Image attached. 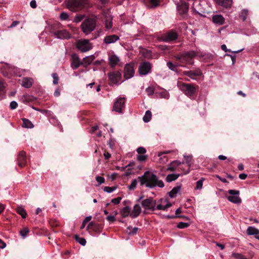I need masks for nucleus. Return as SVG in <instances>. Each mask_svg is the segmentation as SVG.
I'll list each match as a JSON object with an SVG mask.
<instances>
[{"label": "nucleus", "mask_w": 259, "mask_h": 259, "mask_svg": "<svg viewBox=\"0 0 259 259\" xmlns=\"http://www.w3.org/2000/svg\"><path fill=\"white\" fill-rule=\"evenodd\" d=\"M18 106V104L16 102V101H12L11 103H10V108L11 109H15L17 108Z\"/></svg>", "instance_id": "13d9d810"}, {"label": "nucleus", "mask_w": 259, "mask_h": 259, "mask_svg": "<svg viewBox=\"0 0 259 259\" xmlns=\"http://www.w3.org/2000/svg\"><path fill=\"white\" fill-rule=\"evenodd\" d=\"M151 117H152V114H151V111L149 110H147L143 118V121L145 122H148L151 119Z\"/></svg>", "instance_id": "c9c22d12"}, {"label": "nucleus", "mask_w": 259, "mask_h": 259, "mask_svg": "<svg viewBox=\"0 0 259 259\" xmlns=\"http://www.w3.org/2000/svg\"><path fill=\"white\" fill-rule=\"evenodd\" d=\"M106 219L110 222H114L115 221V217L113 215H108Z\"/></svg>", "instance_id": "680f3d73"}, {"label": "nucleus", "mask_w": 259, "mask_h": 259, "mask_svg": "<svg viewBox=\"0 0 259 259\" xmlns=\"http://www.w3.org/2000/svg\"><path fill=\"white\" fill-rule=\"evenodd\" d=\"M151 4L154 7L158 5V0H150Z\"/></svg>", "instance_id": "e2e57ef3"}, {"label": "nucleus", "mask_w": 259, "mask_h": 259, "mask_svg": "<svg viewBox=\"0 0 259 259\" xmlns=\"http://www.w3.org/2000/svg\"><path fill=\"white\" fill-rule=\"evenodd\" d=\"M171 203L170 202H166V204L163 205L162 204H158L157 206L155 205L156 209L165 210L167 208L171 206Z\"/></svg>", "instance_id": "7c9ffc66"}, {"label": "nucleus", "mask_w": 259, "mask_h": 259, "mask_svg": "<svg viewBox=\"0 0 259 259\" xmlns=\"http://www.w3.org/2000/svg\"><path fill=\"white\" fill-rule=\"evenodd\" d=\"M96 180L98 182L99 185L103 184L105 182V179L103 177L100 176L96 177Z\"/></svg>", "instance_id": "864d4df0"}, {"label": "nucleus", "mask_w": 259, "mask_h": 259, "mask_svg": "<svg viewBox=\"0 0 259 259\" xmlns=\"http://www.w3.org/2000/svg\"><path fill=\"white\" fill-rule=\"evenodd\" d=\"M197 53L194 51H190L182 53V63L186 64L192 65L194 63L193 59L196 57Z\"/></svg>", "instance_id": "0eeeda50"}, {"label": "nucleus", "mask_w": 259, "mask_h": 259, "mask_svg": "<svg viewBox=\"0 0 259 259\" xmlns=\"http://www.w3.org/2000/svg\"><path fill=\"white\" fill-rule=\"evenodd\" d=\"M180 89L188 97L194 95L198 89V87L192 84L182 83L179 84Z\"/></svg>", "instance_id": "39448f33"}, {"label": "nucleus", "mask_w": 259, "mask_h": 259, "mask_svg": "<svg viewBox=\"0 0 259 259\" xmlns=\"http://www.w3.org/2000/svg\"><path fill=\"white\" fill-rule=\"evenodd\" d=\"M185 163L187 164L188 170L184 172V174L186 175L190 172V167L192 164V157L191 155L184 156Z\"/></svg>", "instance_id": "cd10ccee"}, {"label": "nucleus", "mask_w": 259, "mask_h": 259, "mask_svg": "<svg viewBox=\"0 0 259 259\" xmlns=\"http://www.w3.org/2000/svg\"><path fill=\"white\" fill-rule=\"evenodd\" d=\"M137 160L140 162H143L146 160L148 158V156L146 155H137Z\"/></svg>", "instance_id": "37998d69"}, {"label": "nucleus", "mask_w": 259, "mask_h": 259, "mask_svg": "<svg viewBox=\"0 0 259 259\" xmlns=\"http://www.w3.org/2000/svg\"><path fill=\"white\" fill-rule=\"evenodd\" d=\"M204 179L201 178L200 180H198L196 182V189H201L202 188L203 185V182Z\"/></svg>", "instance_id": "49530a36"}, {"label": "nucleus", "mask_w": 259, "mask_h": 259, "mask_svg": "<svg viewBox=\"0 0 259 259\" xmlns=\"http://www.w3.org/2000/svg\"><path fill=\"white\" fill-rule=\"evenodd\" d=\"M33 79L29 77H24L22 81L21 85L25 88H29L33 83Z\"/></svg>", "instance_id": "a878e982"}, {"label": "nucleus", "mask_w": 259, "mask_h": 259, "mask_svg": "<svg viewBox=\"0 0 259 259\" xmlns=\"http://www.w3.org/2000/svg\"><path fill=\"white\" fill-rule=\"evenodd\" d=\"M93 60V56H88L84 58L83 59V62L84 63L87 64H90L92 62Z\"/></svg>", "instance_id": "de8ad7c7"}, {"label": "nucleus", "mask_w": 259, "mask_h": 259, "mask_svg": "<svg viewBox=\"0 0 259 259\" xmlns=\"http://www.w3.org/2000/svg\"><path fill=\"white\" fill-rule=\"evenodd\" d=\"M141 205L146 210H156L155 205L156 204V200H154L152 198H149L143 200L141 202Z\"/></svg>", "instance_id": "9d476101"}, {"label": "nucleus", "mask_w": 259, "mask_h": 259, "mask_svg": "<svg viewBox=\"0 0 259 259\" xmlns=\"http://www.w3.org/2000/svg\"><path fill=\"white\" fill-rule=\"evenodd\" d=\"M184 75L190 77L192 79H195L196 76H200L202 74V71L200 69H196L194 70L185 71L183 72Z\"/></svg>", "instance_id": "dca6fc26"}, {"label": "nucleus", "mask_w": 259, "mask_h": 259, "mask_svg": "<svg viewBox=\"0 0 259 259\" xmlns=\"http://www.w3.org/2000/svg\"><path fill=\"white\" fill-rule=\"evenodd\" d=\"M248 11L247 9H243L241 11V13L239 14V17L241 18L243 21H244L247 18L248 15Z\"/></svg>", "instance_id": "e433bc0d"}, {"label": "nucleus", "mask_w": 259, "mask_h": 259, "mask_svg": "<svg viewBox=\"0 0 259 259\" xmlns=\"http://www.w3.org/2000/svg\"><path fill=\"white\" fill-rule=\"evenodd\" d=\"M189 226V224L187 223L180 222L178 225V228L180 229L186 228Z\"/></svg>", "instance_id": "a18cd8bd"}, {"label": "nucleus", "mask_w": 259, "mask_h": 259, "mask_svg": "<svg viewBox=\"0 0 259 259\" xmlns=\"http://www.w3.org/2000/svg\"><path fill=\"white\" fill-rule=\"evenodd\" d=\"M52 77L53 78V83L57 84L58 83L59 78L57 73H53Z\"/></svg>", "instance_id": "5fc2aeb1"}, {"label": "nucleus", "mask_w": 259, "mask_h": 259, "mask_svg": "<svg viewBox=\"0 0 259 259\" xmlns=\"http://www.w3.org/2000/svg\"><path fill=\"white\" fill-rule=\"evenodd\" d=\"M23 126L25 128H33L34 125L32 124V123L28 119L26 118H23Z\"/></svg>", "instance_id": "2f4dec72"}, {"label": "nucleus", "mask_w": 259, "mask_h": 259, "mask_svg": "<svg viewBox=\"0 0 259 259\" xmlns=\"http://www.w3.org/2000/svg\"><path fill=\"white\" fill-rule=\"evenodd\" d=\"M68 18V15L64 12L60 14V18L62 20H65Z\"/></svg>", "instance_id": "bf43d9fd"}, {"label": "nucleus", "mask_w": 259, "mask_h": 259, "mask_svg": "<svg viewBox=\"0 0 259 259\" xmlns=\"http://www.w3.org/2000/svg\"><path fill=\"white\" fill-rule=\"evenodd\" d=\"M181 162L180 161L178 160L174 161L173 162L169 164L168 167L167 168V170L170 171H174L177 168H178L179 170H181L183 171V168L182 166H181Z\"/></svg>", "instance_id": "aec40b11"}, {"label": "nucleus", "mask_w": 259, "mask_h": 259, "mask_svg": "<svg viewBox=\"0 0 259 259\" xmlns=\"http://www.w3.org/2000/svg\"><path fill=\"white\" fill-rule=\"evenodd\" d=\"M18 165L20 167H23L26 163V153L24 151H21L19 153L17 157Z\"/></svg>", "instance_id": "f3484780"}, {"label": "nucleus", "mask_w": 259, "mask_h": 259, "mask_svg": "<svg viewBox=\"0 0 259 259\" xmlns=\"http://www.w3.org/2000/svg\"><path fill=\"white\" fill-rule=\"evenodd\" d=\"M17 212L21 215L23 218H25L27 215L26 211L25 209L21 206H18L17 209Z\"/></svg>", "instance_id": "f704fd0d"}, {"label": "nucleus", "mask_w": 259, "mask_h": 259, "mask_svg": "<svg viewBox=\"0 0 259 259\" xmlns=\"http://www.w3.org/2000/svg\"><path fill=\"white\" fill-rule=\"evenodd\" d=\"M82 64V63L80 61L79 58L77 56L73 57L72 61L71 64V66L73 69H76Z\"/></svg>", "instance_id": "5701e85b"}, {"label": "nucleus", "mask_w": 259, "mask_h": 259, "mask_svg": "<svg viewBox=\"0 0 259 259\" xmlns=\"http://www.w3.org/2000/svg\"><path fill=\"white\" fill-rule=\"evenodd\" d=\"M85 18L84 15L77 14L74 18L73 21L75 23L81 22Z\"/></svg>", "instance_id": "58836bf2"}, {"label": "nucleus", "mask_w": 259, "mask_h": 259, "mask_svg": "<svg viewBox=\"0 0 259 259\" xmlns=\"http://www.w3.org/2000/svg\"><path fill=\"white\" fill-rule=\"evenodd\" d=\"M239 178L241 180H245L247 178V175L245 174H241L239 175Z\"/></svg>", "instance_id": "774afa93"}, {"label": "nucleus", "mask_w": 259, "mask_h": 259, "mask_svg": "<svg viewBox=\"0 0 259 259\" xmlns=\"http://www.w3.org/2000/svg\"><path fill=\"white\" fill-rule=\"evenodd\" d=\"M120 60L119 57L115 55L113 52L108 53V62L111 68H113L117 66Z\"/></svg>", "instance_id": "4468645a"}, {"label": "nucleus", "mask_w": 259, "mask_h": 259, "mask_svg": "<svg viewBox=\"0 0 259 259\" xmlns=\"http://www.w3.org/2000/svg\"><path fill=\"white\" fill-rule=\"evenodd\" d=\"M96 26V21L94 18H88L85 19L80 26L82 32L86 35L93 31Z\"/></svg>", "instance_id": "f03ea898"}, {"label": "nucleus", "mask_w": 259, "mask_h": 259, "mask_svg": "<svg viewBox=\"0 0 259 259\" xmlns=\"http://www.w3.org/2000/svg\"><path fill=\"white\" fill-rule=\"evenodd\" d=\"M134 64H126L124 68V77L126 79H130L134 76L135 73Z\"/></svg>", "instance_id": "f8f14e48"}, {"label": "nucleus", "mask_w": 259, "mask_h": 259, "mask_svg": "<svg viewBox=\"0 0 259 259\" xmlns=\"http://www.w3.org/2000/svg\"><path fill=\"white\" fill-rule=\"evenodd\" d=\"M141 186H145L147 188H153L156 186L163 188L164 186L163 182L159 180L158 177L153 172L146 171L144 175L138 178Z\"/></svg>", "instance_id": "f257e3e1"}, {"label": "nucleus", "mask_w": 259, "mask_h": 259, "mask_svg": "<svg viewBox=\"0 0 259 259\" xmlns=\"http://www.w3.org/2000/svg\"><path fill=\"white\" fill-rule=\"evenodd\" d=\"M75 239L76 241L82 246H84L86 244V240L84 238L80 237L78 235H75Z\"/></svg>", "instance_id": "4c0bfd02"}, {"label": "nucleus", "mask_w": 259, "mask_h": 259, "mask_svg": "<svg viewBox=\"0 0 259 259\" xmlns=\"http://www.w3.org/2000/svg\"><path fill=\"white\" fill-rule=\"evenodd\" d=\"M116 189V187H110L106 186V187H104V191L106 192L110 193H112V192H113Z\"/></svg>", "instance_id": "c03bdc74"}, {"label": "nucleus", "mask_w": 259, "mask_h": 259, "mask_svg": "<svg viewBox=\"0 0 259 259\" xmlns=\"http://www.w3.org/2000/svg\"><path fill=\"white\" fill-rule=\"evenodd\" d=\"M87 1L88 0H67L66 5L69 10L77 12L84 7Z\"/></svg>", "instance_id": "20e7f679"}, {"label": "nucleus", "mask_w": 259, "mask_h": 259, "mask_svg": "<svg viewBox=\"0 0 259 259\" xmlns=\"http://www.w3.org/2000/svg\"><path fill=\"white\" fill-rule=\"evenodd\" d=\"M246 233L248 235L257 236L259 235V230L254 227L249 226L246 230Z\"/></svg>", "instance_id": "bb28decb"}, {"label": "nucleus", "mask_w": 259, "mask_h": 259, "mask_svg": "<svg viewBox=\"0 0 259 259\" xmlns=\"http://www.w3.org/2000/svg\"><path fill=\"white\" fill-rule=\"evenodd\" d=\"M121 199V198L118 197L112 199L111 200V202L115 204H118L120 203Z\"/></svg>", "instance_id": "4d7b16f0"}, {"label": "nucleus", "mask_w": 259, "mask_h": 259, "mask_svg": "<svg viewBox=\"0 0 259 259\" xmlns=\"http://www.w3.org/2000/svg\"><path fill=\"white\" fill-rule=\"evenodd\" d=\"M6 87V83L4 80L0 78V101L5 98Z\"/></svg>", "instance_id": "b1692460"}, {"label": "nucleus", "mask_w": 259, "mask_h": 259, "mask_svg": "<svg viewBox=\"0 0 259 259\" xmlns=\"http://www.w3.org/2000/svg\"><path fill=\"white\" fill-rule=\"evenodd\" d=\"M137 152L139 154H144L146 152V150L145 148L140 147L137 149Z\"/></svg>", "instance_id": "3c124183"}, {"label": "nucleus", "mask_w": 259, "mask_h": 259, "mask_svg": "<svg viewBox=\"0 0 259 259\" xmlns=\"http://www.w3.org/2000/svg\"><path fill=\"white\" fill-rule=\"evenodd\" d=\"M151 69V64L148 62H144L141 63L139 67V72L141 75H147Z\"/></svg>", "instance_id": "2eb2a0df"}, {"label": "nucleus", "mask_w": 259, "mask_h": 259, "mask_svg": "<svg viewBox=\"0 0 259 259\" xmlns=\"http://www.w3.org/2000/svg\"><path fill=\"white\" fill-rule=\"evenodd\" d=\"M180 176V174H169L167 176L166 178V181L167 182H171L173 181L177 180L179 177Z\"/></svg>", "instance_id": "c756f323"}, {"label": "nucleus", "mask_w": 259, "mask_h": 259, "mask_svg": "<svg viewBox=\"0 0 259 259\" xmlns=\"http://www.w3.org/2000/svg\"><path fill=\"white\" fill-rule=\"evenodd\" d=\"M232 256L235 259H247L243 255L238 253H232Z\"/></svg>", "instance_id": "79ce46f5"}, {"label": "nucleus", "mask_w": 259, "mask_h": 259, "mask_svg": "<svg viewBox=\"0 0 259 259\" xmlns=\"http://www.w3.org/2000/svg\"><path fill=\"white\" fill-rule=\"evenodd\" d=\"M125 98L120 97L115 102L113 106V110L116 112L121 113L124 109Z\"/></svg>", "instance_id": "ddd939ff"}, {"label": "nucleus", "mask_w": 259, "mask_h": 259, "mask_svg": "<svg viewBox=\"0 0 259 259\" xmlns=\"http://www.w3.org/2000/svg\"><path fill=\"white\" fill-rule=\"evenodd\" d=\"M105 25L106 28L107 29H109L112 27V18L109 15L106 16Z\"/></svg>", "instance_id": "c85d7f7f"}, {"label": "nucleus", "mask_w": 259, "mask_h": 259, "mask_svg": "<svg viewBox=\"0 0 259 259\" xmlns=\"http://www.w3.org/2000/svg\"><path fill=\"white\" fill-rule=\"evenodd\" d=\"M108 75L110 81L114 84H119L122 82L121 81V74L118 71L110 72Z\"/></svg>", "instance_id": "1a4fd4ad"}, {"label": "nucleus", "mask_w": 259, "mask_h": 259, "mask_svg": "<svg viewBox=\"0 0 259 259\" xmlns=\"http://www.w3.org/2000/svg\"><path fill=\"white\" fill-rule=\"evenodd\" d=\"M218 5L224 8L231 7L232 3V0H215Z\"/></svg>", "instance_id": "393cba45"}, {"label": "nucleus", "mask_w": 259, "mask_h": 259, "mask_svg": "<svg viewBox=\"0 0 259 259\" xmlns=\"http://www.w3.org/2000/svg\"><path fill=\"white\" fill-rule=\"evenodd\" d=\"M178 38V33L175 31L171 30L159 36L158 39L160 41L171 42L177 40Z\"/></svg>", "instance_id": "423d86ee"}, {"label": "nucleus", "mask_w": 259, "mask_h": 259, "mask_svg": "<svg viewBox=\"0 0 259 259\" xmlns=\"http://www.w3.org/2000/svg\"><path fill=\"white\" fill-rule=\"evenodd\" d=\"M181 187L180 186L174 187L169 193V196L171 198H174L177 194L180 191Z\"/></svg>", "instance_id": "72a5a7b5"}, {"label": "nucleus", "mask_w": 259, "mask_h": 259, "mask_svg": "<svg viewBox=\"0 0 259 259\" xmlns=\"http://www.w3.org/2000/svg\"><path fill=\"white\" fill-rule=\"evenodd\" d=\"M167 66L169 69L175 71L177 69V65L173 64L171 62H168L167 63Z\"/></svg>", "instance_id": "8fccbe9b"}, {"label": "nucleus", "mask_w": 259, "mask_h": 259, "mask_svg": "<svg viewBox=\"0 0 259 259\" xmlns=\"http://www.w3.org/2000/svg\"><path fill=\"white\" fill-rule=\"evenodd\" d=\"M137 184V181L136 179H134L132 181L131 184L128 186V188L130 190H133L136 188Z\"/></svg>", "instance_id": "09e8293b"}, {"label": "nucleus", "mask_w": 259, "mask_h": 259, "mask_svg": "<svg viewBox=\"0 0 259 259\" xmlns=\"http://www.w3.org/2000/svg\"><path fill=\"white\" fill-rule=\"evenodd\" d=\"M130 208L128 206L123 207L120 211L121 215L123 217H126L130 214Z\"/></svg>", "instance_id": "473e14b6"}, {"label": "nucleus", "mask_w": 259, "mask_h": 259, "mask_svg": "<svg viewBox=\"0 0 259 259\" xmlns=\"http://www.w3.org/2000/svg\"><path fill=\"white\" fill-rule=\"evenodd\" d=\"M177 9L181 15L185 14L188 11L189 5L186 2H182L180 5H178Z\"/></svg>", "instance_id": "6ab92c4d"}, {"label": "nucleus", "mask_w": 259, "mask_h": 259, "mask_svg": "<svg viewBox=\"0 0 259 259\" xmlns=\"http://www.w3.org/2000/svg\"><path fill=\"white\" fill-rule=\"evenodd\" d=\"M138 230V228L135 227L132 228V227H127L126 229V232L129 235H134L136 234Z\"/></svg>", "instance_id": "ea45409f"}, {"label": "nucleus", "mask_w": 259, "mask_h": 259, "mask_svg": "<svg viewBox=\"0 0 259 259\" xmlns=\"http://www.w3.org/2000/svg\"><path fill=\"white\" fill-rule=\"evenodd\" d=\"M141 212V208L139 204H136L134 206L133 209L130 213V216L132 218L137 217Z\"/></svg>", "instance_id": "4be33fe9"}, {"label": "nucleus", "mask_w": 259, "mask_h": 259, "mask_svg": "<svg viewBox=\"0 0 259 259\" xmlns=\"http://www.w3.org/2000/svg\"><path fill=\"white\" fill-rule=\"evenodd\" d=\"M228 193L231 195L228 197V200L234 203L238 204L241 202V199L239 197V191L229 190Z\"/></svg>", "instance_id": "9b49d317"}, {"label": "nucleus", "mask_w": 259, "mask_h": 259, "mask_svg": "<svg viewBox=\"0 0 259 259\" xmlns=\"http://www.w3.org/2000/svg\"><path fill=\"white\" fill-rule=\"evenodd\" d=\"M97 227V225L93 222H91L89 224L88 226H87V230H91V229H94L93 227Z\"/></svg>", "instance_id": "052dcab7"}, {"label": "nucleus", "mask_w": 259, "mask_h": 259, "mask_svg": "<svg viewBox=\"0 0 259 259\" xmlns=\"http://www.w3.org/2000/svg\"><path fill=\"white\" fill-rule=\"evenodd\" d=\"M175 58L177 60L180 61L181 63H182V53L179 55H176Z\"/></svg>", "instance_id": "69168bd1"}, {"label": "nucleus", "mask_w": 259, "mask_h": 259, "mask_svg": "<svg viewBox=\"0 0 259 259\" xmlns=\"http://www.w3.org/2000/svg\"><path fill=\"white\" fill-rule=\"evenodd\" d=\"M146 92L149 96H151L154 94V90L152 87H148L146 89Z\"/></svg>", "instance_id": "603ef678"}, {"label": "nucleus", "mask_w": 259, "mask_h": 259, "mask_svg": "<svg viewBox=\"0 0 259 259\" xmlns=\"http://www.w3.org/2000/svg\"><path fill=\"white\" fill-rule=\"evenodd\" d=\"M158 48L162 51H168L170 49L169 47L166 45H159L158 46Z\"/></svg>", "instance_id": "6e6d98bb"}, {"label": "nucleus", "mask_w": 259, "mask_h": 259, "mask_svg": "<svg viewBox=\"0 0 259 259\" xmlns=\"http://www.w3.org/2000/svg\"><path fill=\"white\" fill-rule=\"evenodd\" d=\"M212 22L218 25H223L225 22V19L221 15H215L212 18Z\"/></svg>", "instance_id": "412c9836"}, {"label": "nucleus", "mask_w": 259, "mask_h": 259, "mask_svg": "<svg viewBox=\"0 0 259 259\" xmlns=\"http://www.w3.org/2000/svg\"><path fill=\"white\" fill-rule=\"evenodd\" d=\"M119 39V36L115 34H111L106 36L103 41L105 44L108 45L115 43Z\"/></svg>", "instance_id": "a211bd4d"}, {"label": "nucleus", "mask_w": 259, "mask_h": 259, "mask_svg": "<svg viewBox=\"0 0 259 259\" xmlns=\"http://www.w3.org/2000/svg\"><path fill=\"white\" fill-rule=\"evenodd\" d=\"M216 177L217 178H218L223 183H228V181L225 178H223L220 177L218 175H216Z\"/></svg>", "instance_id": "0e129e2a"}, {"label": "nucleus", "mask_w": 259, "mask_h": 259, "mask_svg": "<svg viewBox=\"0 0 259 259\" xmlns=\"http://www.w3.org/2000/svg\"><path fill=\"white\" fill-rule=\"evenodd\" d=\"M29 230L27 228H24L20 231V234L23 238H25L28 236Z\"/></svg>", "instance_id": "a19ab883"}, {"label": "nucleus", "mask_w": 259, "mask_h": 259, "mask_svg": "<svg viewBox=\"0 0 259 259\" xmlns=\"http://www.w3.org/2000/svg\"><path fill=\"white\" fill-rule=\"evenodd\" d=\"M76 48L81 52H85L92 49V44L89 39H80L76 42Z\"/></svg>", "instance_id": "6e6552de"}, {"label": "nucleus", "mask_w": 259, "mask_h": 259, "mask_svg": "<svg viewBox=\"0 0 259 259\" xmlns=\"http://www.w3.org/2000/svg\"><path fill=\"white\" fill-rule=\"evenodd\" d=\"M58 24L54 25L51 27L50 32L56 38L59 39H69L71 37L70 34L66 29H60L58 28Z\"/></svg>", "instance_id": "7ed1b4c3"}, {"label": "nucleus", "mask_w": 259, "mask_h": 259, "mask_svg": "<svg viewBox=\"0 0 259 259\" xmlns=\"http://www.w3.org/2000/svg\"><path fill=\"white\" fill-rule=\"evenodd\" d=\"M30 7L32 8H35L36 7V3L35 0H32L30 3Z\"/></svg>", "instance_id": "338daca9"}]
</instances>
